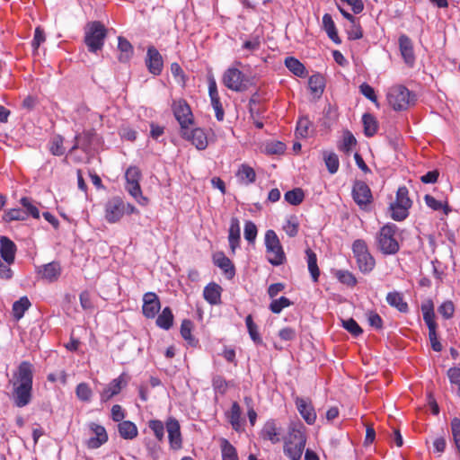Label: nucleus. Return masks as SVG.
<instances>
[{"mask_svg":"<svg viewBox=\"0 0 460 460\" xmlns=\"http://www.w3.org/2000/svg\"><path fill=\"white\" fill-rule=\"evenodd\" d=\"M424 200L426 205L435 211L443 209L445 215H448L451 211L447 203L443 204L441 201L437 200L433 196L429 194L425 195Z\"/></svg>","mask_w":460,"mask_h":460,"instance_id":"50","label":"nucleus"},{"mask_svg":"<svg viewBox=\"0 0 460 460\" xmlns=\"http://www.w3.org/2000/svg\"><path fill=\"white\" fill-rule=\"evenodd\" d=\"M245 323H246V327H247L249 335H250L251 339L252 340V341L256 344H261L262 339L259 333L258 326L253 322L252 316L251 314H248L246 316Z\"/></svg>","mask_w":460,"mask_h":460,"instance_id":"48","label":"nucleus"},{"mask_svg":"<svg viewBox=\"0 0 460 460\" xmlns=\"http://www.w3.org/2000/svg\"><path fill=\"white\" fill-rule=\"evenodd\" d=\"M193 323L189 319H184L181 324V335L191 347H196L199 341L191 334Z\"/></svg>","mask_w":460,"mask_h":460,"instance_id":"38","label":"nucleus"},{"mask_svg":"<svg viewBox=\"0 0 460 460\" xmlns=\"http://www.w3.org/2000/svg\"><path fill=\"white\" fill-rule=\"evenodd\" d=\"M62 272V267L58 261H51L41 266L38 273L40 278L49 283L57 281Z\"/></svg>","mask_w":460,"mask_h":460,"instance_id":"22","label":"nucleus"},{"mask_svg":"<svg viewBox=\"0 0 460 460\" xmlns=\"http://www.w3.org/2000/svg\"><path fill=\"white\" fill-rule=\"evenodd\" d=\"M438 312L445 318L450 319L454 315L455 306L452 301L443 302L438 308Z\"/></svg>","mask_w":460,"mask_h":460,"instance_id":"60","label":"nucleus"},{"mask_svg":"<svg viewBox=\"0 0 460 460\" xmlns=\"http://www.w3.org/2000/svg\"><path fill=\"white\" fill-rule=\"evenodd\" d=\"M34 367L30 361H22L10 380L12 400L18 408L29 405L32 400Z\"/></svg>","mask_w":460,"mask_h":460,"instance_id":"1","label":"nucleus"},{"mask_svg":"<svg viewBox=\"0 0 460 460\" xmlns=\"http://www.w3.org/2000/svg\"><path fill=\"white\" fill-rule=\"evenodd\" d=\"M118 49L120 51L119 60L128 62L133 56L134 49L131 43L122 36L118 38Z\"/></svg>","mask_w":460,"mask_h":460,"instance_id":"34","label":"nucleus"},{"mask_svg":"<svg viewBox=\"0 0 460 460\" xmlns=\"http://www.w3.org/2000/svg\"><path fill=\"white\" fill-rule=\"evenodd\" d=\"M123 383L124 381L122 375L110 382L108 385L101 393V401L106 402L109 400H111L113 396L119 394L122 389Z\"/></svg>","mask_w":460,"mask_h":460,"instance_id":"25","label":"nucleus"},{"mask_svg":"<svg viewBox=\"0 0 460 460\" xmlns=\"http://www.w3.org/2000/svg\"><path fill=\"white\" fill-rule=\"evenodd\" d=\"M284 198L288 203L293 206H297L304 201L305 193L301 188H295L287 191L284 195Z\"/></svg>","mask_w":460,"mask_h":460,"instance_id":"46","label":"nucleus"},{"mask_svg":"<svg viewBox=\"0 0 460 460\" xmlns=\"http://www.w3.org/2000/svg\"><path fill=\"white\" fill-rule=\"evenodd\" d=\"M352 252L359 270L369 273L376 265L374 257L369 252L367 243L362 239H357L352 243Z\"/></svg>","mask_w":460,"mask_h":460,"instance_id":"7","label":"nucleus"},{"mask_svg":"<svg viewBox=\"0 0 460 460\" xmlns=\"http://www.w3.org/2000/svg\"><path fill=\"white\" fill-rule=\"evenodd\" d=\"M146 66L154 75H159L163 71L164 60L162 55L154 46L147 48Z\"/></svg>","mask_w":460,"mask_h":460,"instance_id":"16","label":"nucleus"},{"mask_svg":"<svg viewBox=\"0 0 460 460\" xmlns=\"http://www.w3.org/2000/svg\"><path fill=\"white\" fill-rule=\"evenodd\" d=\"M208 95L211 105L215 111L217 119L218 121H222L225 118V111L220 102L217 83L213 76L208 78Z\"/></svg>","mask_w":460,"mask_h":460,"instance_id":"19","label":"nucleus"},{"mask_svg":"<svg viewBox=\"0 0 460 460\" xmlns=\"http://www.w3.org/2000/svg\"><path fill=\"white\" fill-rule=\"evenodd\" d=\"M323 28L328 35V37L336 44H340L341 42L338 31L335 26V23L332 20V17L329 13H325L323 16Z\"/></svg>","mask_w":460,"mask_h":460,"instance_id":"36","label":"nucleus"},{"mask_svg":"<svg viewBox=\"0 0 460 460\" xmlns=\"http://www.w3.org/2000/svg\"><path fill=\"white\" fill-rule=\"evenodd\" d=\"M323 161L328 172L334 174L338 172L340 167V161L338 155L334 152L324 151L323 153Z\"/></svg>","mask_w":460,"mask_h":460,"instance_id":"44","label":"nucleus"},{"mask_svg":"<svg viewBox=\"0 0 460 460\" xmlns=\"http://www.w3.org/2000/svg\"><path fill=\"white\" fill-rule=\"evenodd\" d=\"M286 67L295 75L304 78L307 75V71L303 63L294 57H288L285 58Z\"/></svg>","mask_w":460,"mask_h":460,"instance_id":"32","label":"nucleus"},{"mask_svg":"<svg viewBox=\"0 0 460 460\" xmlns=\"http://www.w3.org/2000/svg\"><path fill=\"white\" fill-rule=\"evenodd\" d=\"M172 111L180 125V130L194 125V115L186 100L180 98L172 102Z\"/></svg>","mask_w":460,"mask_h":460,"instance_id":"10","label":"nucleus"},{"mask_svg":"<svg viewBox=\"0 0 460 460\" xmlns=\"http://www.w3.org/2000/svg\"><path fill=\"white\" fill-rule=\"evenodd\" d=\"M305 253L307 256L308 270L312 276L313 280L317 282L320 276V270L317 265L316 254L311 249H307Z\"/></svg>","mask_w":460,"mask_h":460,"instance_id":"43","label":"nucleus"},{"mask_svg":"<svg viewBox=\"0 0 460 460\" xmlns=\"http://www.w3.org/2000/svg\"><path fill=\"white\" fill-rule=\"evenodd\" d=\"M258 234L256 225L252 221H246L244 224L243 235L245 240L250 243H254Z\"/></svg>","mask_w":460,"mask_h":460,"instance_id":"55","label":"nucleus"},{"mask_svg":"<svg viewBox=\"0 0 460 460\" xmlns=\"http://www.w3.org/2000/svg\"><path fill=\"white\" fill-rule=\"evenodd\" d=\"M28 218V212L22 208H10L3 215V221L10 223L12 221H23Z\"/></svg>","mask_w":460,"mask_h":460,"instance_id":"45","label":"nucleus"},{"mask_svg":"<svg viewBox=\"0 0 460 460\" xmlns=\"http://www.w3.org/2000/svg\"><path fill=\"white\" fill-rule=\"evenodd\" d=\"M191 126L180 130L181 137L190 142L198 150H205L208 146L207 133L201 128H191Z\"/></svg>","mask_w":460,"mask_h":460,"instance_id":"13","label":"nucleus"},{"mask_svg":"<svg viewBox=\"0 0 460 460\" xmlns=\"http://www.w3.org/2000/svg\"><path fill=\"white\" fill-rule=\"evenodd\" d=\"M166 430L171 447L174 450L180 449L182 440L179 421L174 418H169L166 421Z\"/></svg>","mask_w":460,"mask_h":460,"instance_id":"20","label":"nucleus"},{"mask_svg":"<svg viewBox=\"0 0 460 460\" xmlns=\"http://www.w3.org/2000/svg\"><path fill=\"white\" fill-rule=\"evenodd\" d=\"M357 145V140L350 131H346L343 135L342 146L341 147L346 153H349L352 146Z\"/></svg>","mask_w":460,"mask_h":460,"instance_id":"63","label":"nucleus"},{"mask_svg":"<svg viewBox=\"0 0 460 460\" xmlns=\"http://www.w3.org/2000/svg\"><path fill=\"white\" fill-rule=\"evenodd\" d=\"M222 460H239L235 447L226 439H220Z\"/></svg>","mask_w":460,"mask_h":460,"instance_id":"41","label":"nucleus"},{"mask_svg":"<svg viewBox=\"0 0 460 460\" xmlns=\"http://www.w3.org/2000/svg\"><path fill=\"white\" fill-rule=\"evenodd\" d=\"M386 301L389 305L395 307L401 313H406L409 310L408 304L403 300L402 295L399 292L394 291L388 293Z\"/></svg>","mask_w":460,"mask_h":460,"instance_id":"35","label":"nucleus"},{"mask_svg":"<svg viewBox=\"0 0 460 460\" xmlns=\"http://www.w3.org/2000/svg\"><path fill=\"white\" fill-rule=\"evenodd\" d=\"M337 279L348 287H354L357 284L356 277L349 270H337L335 272Z\"/></svg>","mask_w":460,"mask_h":460,"instance_id":"54","label":"nucleus"},{"mask_svg":"<svg viewBox=\"0 0 460 460\" xmlns=\"http://www.w3.org/2000/svg\"><path fill=\"white\" fill-rule=\"evenodd\" d=\"M118 431L123 439L132 440L138 435L136 424L130 420H123L118 424Z\"/></svg>","mask_w":460,"mask_h":460,"instance_id":"30","label":"nucleus"},{"mask_svg":"<svg viewBox=\"0 0 460 460\" xmlns=\"http://www.w3.org/2000/svg\"><path fill=\"white\" fill-rule=\"evenodd\" d=\"M17 252L16 244L7 236H0V256L4 262L13 264Z\"/></svg>","mask_w":460,"mask_h":460,"instance_id":"21","label":"nucleus"},{"mask_svg":"<svg viewBox=\"0 0 460 460\" xmlns=\"http://www.w3.org/2000/svg\"><path fill=\"white\" fill-rule=\"evenodd\" d=\"M221 293L222 288L215 282H210L204 288L203 296L208 304L219 305L221 304Z\"/></svg>","mask_w":460,"mask_h":460,"instance_id":"26","label":"nucleus"},{"mask_svg":"<svg viewBox=\"0 0 460 460\" xmlns=\"http://www.w3.org/2000/svg\"><path fill=\"white\" fill-rule=\"evenodd\" d=\"M149 429L154 432L157 440L162 441L164 437V425L159 420H151L148 421Z\"/></svg>","mask_w":460,"mask_h":460,"instance_id":"56","label":"nucleus"},{"mask_svg":"<svg viewBox=\"0 0 460 460\" xmlns=\"http://www.w3.org/2000/svg\"><path fill=\"white\" fill-rule=\"evenodd\" d=\"M22 207L26 209L25 212H28V216L31 215L33 218H40V210L36 206L31 203L30 198L23 197L20 200Z\"/></svg>","mask_w":460,"mask_h":460,"instance_id":"58","label":"nucleus"},{"mask_svg":"<svg viewBox=\"0 0 460 460\" xmlns=\"http://www.w3.org/2000/svg\"><path fill=\"white\" fill-rule=\"evenodd\" d=\"M394 202L398 205L406 206L407 208H411V207L412 206V201L409 198V190L405 186H401L398 188L396 192V198Z\"/></svg>","mask_w":460,"mask_h":460,"instance_id":"52","label":"nucleus"},{"mask_svg":"<svg viewBox=\"0 0 460 460\" xmlns=\"http://www.w3.org/2000/svg\"><path fill=\"white\" fill-rule=\"evenodd\" d=\"M242 410L237 402H234L227 414L228 420L234 430L240 432L243 430V421L241 419Z\"/></svg>","mask_w":460,"mask_h":460,"instance_id":"29","label":"nucleus"},{"mask_svg":"<svg viewBox=\"0 0 460 460\" xmlns=\"http://www.w3.org/2000/svg\"><path fill=\"white\" fill-rule=\"evenodd\" d=\"M127 191L142 206L148 203L147 198L142 194L140 187L141 172L137 166H130L125 172Z\"/></svg>","mask_w":460,"mask_h":460,"instance_id":"8","label":"nucleus"},{"mask_svg":"<svg viewBox=\"0 0 460 460\" xmlns=\"http://www.w3.org/2000/svg\"><path fill=\"white\" fill-rule=\"evenodd\" d=\"M359 92L363 94L367 99L370 100L372 102L377 104V98L375 93L374 88L367 83H363L359 86Z\"/></svg>","mask_w":460,"mask_h":460,"instance_id":"64","label":"nucleus"},{"mask_svg":"<svg viewBox=\"0 0 460 460\" xmlns=\"http://www.w3.org/2000/svg\"><path fill=\"white\" fill-rule=\"evenodd\" d=\"M398 231L396 225L387 223L383 226L376 236L377 249L385 255H394L400 250L395 235Z\"/></svg>","mask_w":460,"mask_h":460,"instance_id":"3","label":"nucleus"},{"mask_svg":"<svg viewBox=\"0 0 460 460\" xmlns=\"http://www.w3.org/2000/svg\"><path fill=\"white\" fill-rule=\"evenodd\" d=\"M264 243L268 254V261L273 266H279L286 261V255L280 241L274 230L265 233Z\"/></svg>","mask_w":460,"mask_h":460,"instance_id":"5","label":"nucleus"},{"mask_svg":"<svg viewBox=\"0 0 460 460\" xmlns=\"http://www.w3.org/2000/svg\"><path fill=\"white\" fill-rule=\"evenodd\" d=\"M107 36V29L99 21L87 23L84 33V43L90 52L96 53L104 45Z\"/></svg>","mask_w":460,"mask_h":460,"instance_id":"4","label":"nucleus"},{"mask_svg":"<svg viewBox=\"0 0 460 460\" xmlns=\"http://www.w3.org/2000/svg\"><path fill=\"white\" fill-rule=\"evenodd\" d=\"M282 435V429L277 424L275 420H267L261 432L260 436L263 440H269L272 444L280 442Z\"/></svg>","mask_w":460,"mask_h":460,"instance_id":"18","label":"nucleus"},{"mask_svg":"<svg viewBox=\"0 0 460 460\" xmlns=\"http://www.w3.org/2000/svg\"><path fill=\"white\" fill-rule=\"evenodd\" d=\"M299 224L296 217L288 219L283 226V230L289 237H295L298 233Z\"/></svg>","mask_w":460,"mask_h":460,"instance_id":"59","label":"nucleus"},{"mask_svg":"<svg viewBox=\"0 0 460 460\" xmlns=\"http://www.w3.org/2000/svg\"><path fill=\"white\" fill-rule=\"evenodd\" d=\"M161 309V302L155 292H146L143 296L142 313L147 319H154Z\"/></svg>","mask_w":460,"mask_h":460,"instance_id":"15","label":"nucleus"},{"mask_svg":"<svg viewBox=\"0 0 460 460\" xmlns=\"http://www.w3.org/2000/svg\"><path fill=\"white\" fill-rule=\"evenodd\" d=\"M399 48L404 62L412 66L415 62V55L411 40L405 34L399 37Z\"/></svg>","mask_w":460,"mask_h":460,"instance_id":"24","label":"nucleus"},{"mask_svg":"<svg viewBox=\"0 0 460 460\" xmlns=\"http://www.w3.org/2000/svg\"><path fill=\"white\" fill-rule=\"evenodd\" d=\"M305 427L300 421L291 422L284 438L283 452L290 460H300L306 444Z\"/></svg>","mask_w":460,"mask_h":460,"instance_id":"2","label":"nucleus"},{"mask_svg":"<svg viewBox=\"0 0 460 460\" xmlns=\"http://www.w3.org/2000/svg\"><path fill=\"white\" fill-rule=\"evenodd\" d=\"M222 82L227 89L234 92H244L252 84V80L250 77L234 66L228 67L225 71Z\"/></svg>","mask_w":460,"mask_h":460,"instance_id":"6","label":"nucleus"},{"mask_svg":"<svg viewBox=\"0 0 460 460\" xmlns=\"http://www.w3.org/2000/svg\"><path fill=\"white\" fill-rule=\"evenodd\" d=\"M240 240L241 236L239 220L236 217H233L231 219L228 230V242L232 253H234L235 250L239 247Z\"/></svg>","mask_w":460,"mask_h":460,"instance_id":"27","label":"nucleus"},{"mask_svg":"<svg viewBox=\"0 0 460 460\" xmlns=\"http://www.w3.org/2000/svg\"><path fill=\"white\" fill-rule=\"evenodd\" d=\"M125 215V202L120 197H113L104 205V218L110 224L118 223Z\"/></svg>","mask_w":460,"mask_h":460,"instance_id":"12","label":"nucleus"},{"mask_svg":"<svg viewBox=\"0 0 460 460\" xmlns=\"http://www.w3.org/2000/svg\"><path fill=\"white\" fill-rule=\"evenodd\" d=\"M391 217L395 221H402L409 216V209L406 206L398 205L394 202L390 204Z\"/></svg>","mask_w":460,"mask_h":460,"instance_id":"47","label":"nucleus"},{"mask_svg":"<svg viewBox=\"0 0 460 460\" xmlns=\"http://www.w3.org/2000/svg\"><path fill=\"white\" fill-rule=\"evenodd\" d=\"M352 199L362 210H367L373 202V195L369 186L363 181H355L352 190Z\"/></svg>","mask_w":460,"mask_h":460,"instance_id":"11","label":"nucleus"},{"mask_svg":"<svg viewBox=\"0 0 460 460\" xmlns=\"http://www.w3.org/2000/svg\"><path fill=\"white\" fill-rule=\"evenodd\" d=\"M362 122L364 126V134L367 137H371L377 132L378 122L376 119L370 113H365L362 116Z\"/></svg>","mask_w":460,"mask_h":460,"instance_id":"39","label":"nucleus"},{"mask_svg":"<svg viewBox=\"0 0 460 460\" xmlns=\"http://www.w3.org/2000/svg\"><path fill=\"white\" fill-rule=\"evenodd\" d=\"M64 137L60 135L55 136L50 141L49 151L53 155L60 156L65 154Z\"/></svg>","mask_w":460,"mask_h":460,"instance_id":"53","label":"nucleus"},{"mask_svg":"<svg viewBox=\"0 0 460 460\" xmlns=\"http://www.w3.org/2000/svg\"><path fill=\"white\" fill-rule=\"evenodd\" d=\"M308 85L311 92L319 97L325 87L324 78L320 74L313 75L309 77Z\"/></svg>","mask_w":460,"mask_h":460,"instance_id":"42","label":"nucleus"},{"mask_svg":"<svg viewBox=\"0 0 460 460\" xmlns=\"http://www.w3.org/2000/svg\"><path fill=\"white\" fill-rule=\"evenodd\" d=\"M387 100L394 111H403L413 103L414 95L405 86L397 85L389 90Z\"/></svg>","mask_w":460,"mask_h":460,"instance_id":"9","label":"nucleus"},{"mask_svg":"<svg viewBox=\"0 0 460 460\" xmlns=\"http://www.w3.org/2000/svg\"><path fill=\"white\" fill-rule=\"evenodd\" d=\"M293 305V302H291L288 297L286 296H280L278 299H273L271 303L269 305L270 310L273 314H280L281 311Z\"/></svg>","mask_w":460,"mask_h":460,"instance_id":"51","label":"nucleus"},{"mask_svg":"<svg viewBox=\"0 0 460 460\" xmlns=\"http://www.w3.org/2000/svg\"><path fill=\"white\" fill-rule=\"evenodd\" d=\"M235 175L240 181L245 184L253 183L256 180L255 171L246 164H243L239 166Z\"/></svg>","mask_w":460,"mask_h":460,"instance_id":"33","label":"nucleus"},{"mask_svg":"<svg viewBox=\"0 0 460 460\" xmlns=\"http://www.w3.org/2000/svg\"><path fill=\"white\" fill-rule=\"evenodd\" d=\"M75 394L81 402H88L93 396V391L87 383H80L75 387Z\"/></svg>","mask_w":460,"mask_h":460,"instance_id":"49","label":"nucleus"},{"mask_svg":"<svg viewBox=\"0 0 460 460\" xmlns=\"http://www.w3.org/2000/svg\"><path fill=\"white\" fill-rule=\"evenodd\" d=\"M265 150L269 155H280L285 152L286 146L280 141H273L266 145Z\"/></svg>","mask_w":460,"mask_h":460,"instance_id":"61","label":"nucleus"},{"mask_svg":"<svg viewBox=\"0 0 460 460\" xmlns=\"http://www.w3.org/2000/svg\"><path fill=\"white\" fill-rule=\"evenodd\" d=\"M173 314L170 307H164L162 312L158 314L155 323L163 330H169L173 324Z\"/></svg>","mask_w":460,"mask_h":460,"instance_id":"37","label":"nucleus"},{"mask_svg":"<svg viewBox=\"0 0 460 460\" xmlns=\"http://www.w3.org/2000/svg\"><path fill=\"white\" fill-rule=\"evenodd\" d=\"M213 261L216 266L220 268L227 276L228 279H232L235 274V269L229 258H227L223 252H217L213 256Z\"/></svg>","mask_w":460,"mask_h":460,"instance_id":"28","label":"nucleus"},{"mask_svg":"<svg viewBox=\"0 0 460 460\" xmlns=\"http://www.w3.org/2000/svg\"><path fill=\"white\" fill-rule=\"evenodd\" d=\"M96 137V132L93 129L84 130L75 135V144L70 148L69 153H73L76 149H81L84 153H88Z\"/></svg>","mask_w":460,"mask_h":460,"instance_id":"17","label":"nucleus"},{"mask_svg":"<svg viewBox=\"0 0 460 460\" xmlns=\"http://www.w3.org/2000/svg\"><path fill=\"white\" fill-rule=\"evenodd\" d=\"M31 305L29 298L27 296H22L19 300L15 301L13 305V315L15 320H20L23 317L24 313L30 308Z\"/></svg>","mask_w":460,"mask_h":460,"instance_id":"40","label":"nucleus"},{"mask_svg":"<svg viewBox=\"0 0 460 460\" xmlns=\"http://www.w3.org/2000/svg\"><path fill=\"white\" fill-rule=\"evenodd\" d=\"M447 377L451 385H456L457 386V394L460 396V367H450L447 370Z\"/></svg>","mask_w":460,"mask_h":460,"instance_id":"62","label":"nucleus"},{"mask_svg":"<svg viewBox=\"0 0 460 460\" xmlns=\"http://www.w3.org/2000/svg\"><path fill=\"white\" fill-rule=\"evenodd\" d=\"M296 406L307 424L312 425L315 422L316 413L309 400L297 397L296 399Z\"/></svg>","mask_w":460,"mask_h":460,"instance_id":"23","label":"nucleus"},{"mask_svg":"<svg viewBox=\"0 0 460 460\" xmlns=\"http://www.w3.org/2000/svg\"><path fill=\"white\" fill-rule=\"evenodd\" d=\"M88 429L93 434V436L86 441V447L89 449H97L108 441L109 436L106 429L102 425L95 422H90L88 424Z\"/></svg>","mask_w":460,"mask_h":460,"instance_id":"14","label":"nucleus"},{"mask_svg":"<svg viewBox=\"0 0 460 460\" xmlns=\"http://www.w3.org/2000/svg\"><path fill=\"white\" fill-rule=\"evenodd\" d=\"M423 320L429 328V332L437 330V323L435 321L434 305L431 300H428L421 305Z\"/></svg>","mask_w":460,"mask_h":460,"instance_id":"31","label":"nucleus"},{"mask_svg":"<svg viewBox=\"0 0 460 460\" xmlns=\"http://www.w3.org/2000/svg\"><path fill=\"white\" fill-rule=\"evenodd\" d=\"M342 326L355 337L359 336L363 332L362 328L353 318L342 320Z\"/></svg>","mask_w":460,"mask_h":460,"instance_id":"57","label":"nucleus"}]
</instances>
